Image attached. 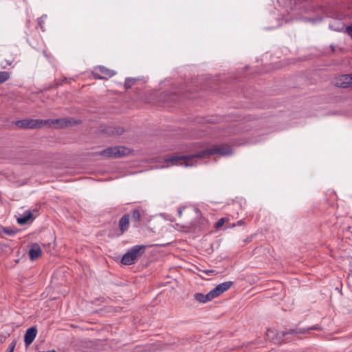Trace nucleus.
<instances>
[{
    "instance_id": "obj_26",
    "label": "nucleus",
    "mask_w": 352,
    "mask_h": 352,
    "mask_svg": "<svg viewBox=\"0 0 352 352\" xmlns=\"http://www.w3.org/2000/svg\"><path fill=\"white\" fill-rule=\"evenodd\" d=\"M43 23V20L42 19V18H39V19H38V25H39L41 28H43V25H42Z\"/></svg>"
},
{
    "instance_id": "obj_31",
    "label": "nucleus",
    "mask_w": 352,
    "mask_h": 352,
    "mask_svg": "<svg viewBox=\"0 0 352 352\" xmlns=\"http://www.w3.org/2000/svg\"><path fill=\"white\" fill-rule=\"evenodd\" d=\"M210 122H211L212 123H214V122H215V121H214V120H212V121H210Z\"/></svg>"
},
{
    "instance_id": "obj_14",
    "label": "nucleus",
    "mask_w": 352,
    "mask_h": 352,
    "mask_svg": "<svg viewBox=\"0 0 352 352\" xmlns=\"http://www.w3.org/2000/svg\"><path fill=\"white\" fill-rule=\"evenodd\" d=\"M106 133L110 135H122L124 130L121 126H110L106 129Z\"/></svg>"
},
{
    "instance_id": "obj_3",
    "label": "nucleus",
    "mask_w": 352,
    "mask_h": 352,
    "mask_svg": "<svg viewBox=\"0 0 352 352\" xmlns=\"http://www.w3.org/2000/svg\"><path fill=\"white\" fill-rule=\"evenodd\" d=\"M195 158H197L196 153L190 155H172L165 158L164 162L170 163V166H191L193 165L192 160Z\"/></svg>"
},
{
    "instance_id": "obj_7",
    "label": "nucleus",
    "mask_w": 352,
    "mask_h": 352,
    "mask_svg": "<svg viewBox=\"0 0 352 352\" xmlns=\"http://www.w3.org/2000/svg\"><path fill=\"white\" fill-rule=\"evenodd\" d=\"M143 213L144 210L141 208L134 209L131 212L133 227L138 228L140 226L142 221V214Z\"/></svg>"
},
{
    "instance_id": "obj_24",
    "label": "nucleus",
    "mask_w": 352,
    "mask_h": 352,
    "mask_svg": "<svg viewBox=\"0 0 352 352\" xmlns=\"http://www.w3.org/2000/svg\"><path fill=\"white\" fill-rule=\"evenodd\" d=\"M244 224H245V221L243 219H241V220L238 221L236 223H234L232 225V226L233 227L236 226H243Z\"/></svg>"
},
{
    "instance_id": "obj_23",
    "label": "nucleus",
    "mask_w": 352,
    "mask_h": 352,
    "mask_svg": "<svg viewBox=\"0 0 352 352\" xmlns=\"http://www.w3.org/2000/svg\"><path fill=\"white\" fill-rule=\"evenodd\" d=\"M346 32L351 36L352 38V25L350 26H348L346 28Z\"/></svg>"
},
{
    "instance_id": "obj_8",
    "label": "nucleus",
    "mask_w": 352,
    "mask_h": 352,
    "mask_svg": "<svg viewBox=\"0 0 352 352\" xmlns=\"http://www.w3.org/2000/svg\"><path fill=\"white\" fill-rule=\"evenodd\" d=\"M351 74L342 75L336 78V85L339 87L346 88L352 86Z\"/></svg>"
},
{
    "instance_id": "obj_27",
    "label": "nucleus",
    "mask_w": 352,
    "mask_h": 352,
    "mask_svg": "<svg viewBox=\"0 0 352 352\" xmlns=\"http://www.w3.org/2000/svg\"><path fill=\"white\" fill-rule=\"evenodd\" d=\"M182 210H183V209H182V208H179L178 209V211H177V212H178V214H179V217H182Z\"/></svg>"
},
{
    "instance_id": "obj_9",
    "label": "nucleus",
    "mask_w": 352,
    "mask_h": 352,
    "mask_svg": "<svg viewBox=\"0 0 352 352\" xmlns=\"http://www.w3.org/2000/svg\"><path fill=\"white\" fill-rule=\"evenodd\" d=\"M130 224V214H124L118 221V228L120 232V234H123L129 228Z\"/></svg>"
},
{
    "instance_id": "obj_20",
    "label": "nucleus",
    "mask_w": 352,
    "mask_h": 352,
    "mask_svg": "<svg viewBox=\"0 0 352 352\" xmlns=\"http://www.w3.org/2000/svg\"><path fill=\"white\" fill-rule=\"evenodd\" d=\"M226 218H221V219H220L217 222V223H216V226H215L216 228H219L221 227V226L224 224V223L226 222Z\"/></svg>"
},
{
    "instance_id": "obj_6",
    "label": "nucleus",
    "mask_w": 352,
    "mask_h": 352,
    "mask_svg": "<svg viewBox=\"0 0 352 352\" xmlns=\"http://www.w3.org/2000/svg\"><path fill=\"white\" fill-rule=\"evenodd\" d=\"M319 329H320V327L316 324V325L307 328V329H301V328H296L294 329H289L287 331H278L276 334V336L277 338H278L279 340H280L287 335L304 334L307 331H309V330H319Z\"/></svg>"
},
{
    "instance_id": "obj_29",
    "label": "nucleus",
    "mask_w": 352,
    "mask_h": 352,
    "mask_svg": "<svg viewBox=\"0 0 352 352\" xmlns=\"http://www.w3.org/2000/svg\"><path fill=\"white\" fill-rule=\"evenodd\" d=\"M270 333H272V331H267V336L269 338H270Z\"/></svg>"
},
{
    "instance_id": "obj_16",
    "label": "nucleus",
    "mask_w": 352,
    "mask_h": 352,
    "mask_svg": "<svg viewBox=\"0 0 352 352\" xmlns=\"http://www.w3.org/2000/svg\"><path fill=\"white\" fill-rule=\"evenodd\" d=\"M33 214L31 212H27L24 214L17 219V223L20 225L25 224L32 217Z\"/></svg>"
},
{
    "instance_id": "obj_4",
    "label": "nucleus",
    "mask_w": 352,
    "mask_h": 352,
    "mask_svg": "<svg viewBox=\"0 0 352 352\" xmlns=\"http://www.w3.org/2000/svg\"><path fill=\"white\" fill-rule=\"evenodd\" d=\"M231 153V149L229 147L214 146L210 148H206L197 152L196 156L197 158H204L214 154L226 156L230 155Z\"/></svg>"
},
{
    "instance_id": "obj_21",
    "label": "nucleus",
    "mask_w": 352,
    "mask_h": 352,
    "mask_svg": "<svg viewBox=\"0 0 352 352\" xmlns=\"http://www.w3.org/2000/svg\"><path fill=\"white\" fill-rule=\"evenodd\" d=\"M12 63V61L8 60H5L4 61L1 62V65L2 68L5 69V68L7 67V66L11 65Z\"/></svg>"
},
{
    "instance_id": "obj_22",
    "label": "nucleus",
    "mask_w": 352,
    "mask_h": 352,
    "mask_svg": "<svg viewBox=\"0 0 352 352\" xmlns=\"http://www.w3.org/2000/svg\"><path fill=\"white\" fill-rule=\"evenodd\" d=\"M16 344V340H13L11 342V344H10V346L8 348V352H14Z\"/></svg>"
},
{
    "instance_id": "obj_25",
    "label": "nucleus",
    "mask_w": 352,
    "mask_h": 352,
    "mask_svg": "<svg viewBox=\"0 0 352 352\" xmlns=\"http://www.w3.org/2000/svg\"><path fill=\"white\" fill-rule=\"evenodd\" d=\"M94 78H96V79H106V77L105 76H100L99 74H94Z\"/></svg>"
},
{
    "instance_id": "obj_11",
    "label": "nucleus",
    "mask_w": 352,
    "mask_h": 352,
    "mask_svg": "<svg viewBox=\"0 0 352 352\" xmlns=\"http://www.w3.org/2000/svg\"><path fill=\"white\" fill-rule=\"evenodd\" d=\"M37 334V329L36 327H31L28 329L24 336V342L26 346L31 344L35 339Z\"/></svg>"
},
{
    "instance_id": "obj_30",
    "label": "nucleus",
    "mask_w": 352,
    "mask_h": 352,
    "mask_svg": "<svg viewBox=\"0 0 352 352\" xmlns=\"http://www.w3.org/2000/svg\"><path fill=\"white\" fill-rule=\"evenodd\" d=\"M43 352H56V350L54 349H52L51 351H43Z\"/></svg>"
},
{
    "instance_id": "obj_5",
    "label": "nucleus",
    "mask_w": 352,
    "mask_h": 352,
    "mask_svg": "<svg viewBox=\"0 0 352 352\" xmlns=\"http://www.w3.org/2000/svg\"><path fill=\"white\" fill-rule=\"evenodd\" d=\"M130 149L124 146L109 147L102 150L100 154L104 157L118 158L126 155Z\"/></svg>"
},
{
    "instance_id": "obj_12",
    "label": "nucleus",
    "mask_w": 352,
    "mask_h": 352,
    "mask_svg": "<svg viewBox=\"0 0 352 352\" xmlns=\"http://www.w3.org/2000/svg\"><path fill=\"white\" fill-rule=\"evenodd\" d=\"M194 298L199 302L206 303L215 298V296L212 291L211 290L207 294H204L201 293H195L194 295Z\"/></svg>"
},
{
    "instance_id": "obj_2",
    "label": "nucleus",
    "mask_w": 352,
    "mask_h": 352,
    "mask_svg": "<svg viewBox=\"0 0 352 352\" xmlns=\"http://www.w3.org/2000/svg\"><path fill=\"white\" fill-rule=\"evenodd\" d=\"M146 245H137L130 248L126 252L121 260L122 264L126 265H131L135 263V261L144 253Z\"/></svg>"
},
{
    "instance_id": "obj_15",
    "label": "nucleus",
    "mask_w": 352,
    "mask_h": 352,
    "mask_svg": "<svg viewBox=\"0 0 352 352\" xmlns=\"http://www.w3.org/2000/svg\"><path fill=\"white\" fill-rule=\"evenodd\" d=\"M97 69L100 73H102L104 75L103 76L106 77V78H111L116 74V72L114 71L111 70L102 65L98 66Z\"/></svg>"
},
{
    "instance_id": "obj_17",
    "label": "nucleus",
    "mask_w": 352,
    "mask_h": 352,
    "mask_svg": "<svg viewBox=\"0 0 352 352\" xmlns=\"http://www.w3.org/2000/svg\"><path fill=\"white\" fill-rule=\"evenodd\" d=\"M136 78H126L124 84V87L126 89H130L137 81Z\"/></svg>"
},
{
    "instance_id": "obj_1",
    "label": "nucleus",
    "mask_w": 352,
    "mask_h": 352,
    "mask_svg": "<svg viewBox=\"0 0 352 352\" xmlns=\"http://www.w3.org/2000/svg\"><path fill=\"white\" fill-rule=\"evenodd\" d=\"M52 122V124H58L60 126H68L67 121L64 119L56 120H38V119H25L18 120L15 124L19 128L24 129H37L43 126L44 125Z\"/></svg>"
},
{
    "instance_id": "obj_19",
    "label": "nucleus",
    "mask_w": 352,
    "mask_h": 352,
    "mask_svg": "<svg viewBox=\"0 0 352 352\" xmlns=\"http://www.w3.org/2000/svg\"><path fill=\"white\" fill-rule=\"evenodd\" d=\"M3 232L9 236H14L17 232V231L11 228H3Z\"/></svg>"
},
{
    "instance_id": "obj_10",
    "label": "nucleus",
    "mask_w": 352,
    "mask_h": 352,
    "mask_svg": "<svg viewBox=\"0 0 352 352\" xmlns=\"http://www.w3.org/2000/svg\"><path fill=\"white\" fill-rule=\"evenodd\" d=\"M232 285V281H226L217 285L214 289H212L215 298L218 297L224 292L230 289Z\"/></svg>"
},
{
    "instance_id": "obj_28",
    "label": "nucleus",
    "mask_w": 352,
    "mask_h": 352,
    "mask_svg": "<svg viewBox=\"0 0 352 352\" xmlns=\"http://www.w3.org/2000/svg\"><path fill=\"white\" fill-rule=\"evenodd\" d=\"M214 272V270H206L205 271V273L206 274H209L210 273H213Z\"/></svg>"
},
{
    "instance_id": "obj_18",
    "label": "nucleus",
    "mask_w": 352,
    "mask_h": 352,
    "mask_svg": "<svg viewBox=\"0 0 352 352\" xmlns=\"http://www.w3.org/2000/svg\"><path fill=\"white\" fill-rule=\"evenodd\" d=\"M10 77L8 72H0V85L7 81Z\"/></svg>"
},
{
    "instance_id": "obj_13",
    "label": "nucleus",
    "mask_w": 352,
    "mask_h": 352,
    "mask_svg": "<svg viewBox=\"0 0 352 352\" xmlns=\"http://www.w3.org/2000/svg\"><path fill=\"white\" fill-rule=\"evenodd\" d=\"M29 255L32 261L37 259L41 255V249L38 244H32L29 250Z\"/></svg>"
}]
</instances>
